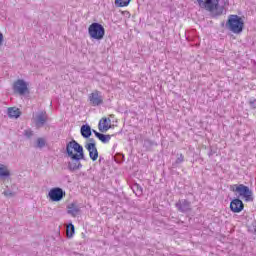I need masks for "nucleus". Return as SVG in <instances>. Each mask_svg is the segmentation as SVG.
Returning a JSON list of instances; mask_svg holds the SVG:
<instances>
[{"instance_id": "nucleus-1", "label": "nucleus", "mask_w": 256, "mask_h": 256, "mask_svg": "<svg viewBox=\"0 0 256 256\" xmlns=\"http://www.w3.org/2000/svg\"><path fill=\"white\" fill-rule=\"evenodd\" d=\"M196 1L200 9L209 11V13L218 11V15H221L223 13V9H225V5H226L225 0H196Z\"/></svg>"}, {"instance_id": "nucleus-2", "label": "nucleus", "mask_w": 256, "mask_h": 256, "mask_svg": "<svg viewBox=\"0 0 256 256\" xmlns=\"http://www.w3.org/2000/svg\"><path fill=\"white\" fill-rule=\"evenodd\" d=\"M88 35L91 39L101 41L105 37V27L100 23L94 22L88 27Z\"/></svg>"}, {"instance_id": "nucleus-3", "label": "nucleus", "mask_w": 256, "mask_h": 256, "mask_svg": "<svg viewBox=\"0 0 256 256\" xmlns=\"http://www.w3.org/2000/svg\"><path fill=\"white\" fill-rule=\"evenodd\" d=\"M243 19L238 15H231L226 23V27L232 33H241L243 31Z\"/></svg>"}, {"instance_id": "nucleus-4", "label": "nucleus", "mask_w": 256, "mask_h": 256, "mask_svg": "<svg viewBox=\"0 0 256 256\" xmlns=\"http://www.w3.org/2000/svg\"><path fill=\"white\" fill-rule=\"evenodd\" d=\"M234 187H235V189H233V191L238 193L239 197H241V199L246 201V203L253 202V199H254L253 191L251 189H249V186L240 184V185H235Z\"/></svg>"}, {"instance_id": "nucleus-5", "label": "nucleus", "mask_w": 256, "mask_h": 256, "mask_svg": "<svg viewBox=\"0 0 256 256\" xmlns=\"http://www.w3.org/2000/svg\"><path fill=\"white\" fill-rule=\"evenodd\" d=\"M12 89L17 95H29V93H31L29 90V82L25 79H17L14 81Z\"/></svg>"}, {"instance_id": "nucleus-6", "label": "nucleus", "mask_w": 256, "mask_h": 256, "mask_svg": "<svg viewBox=\"0 0 256 256\" xmlns=\"http://www.w3.org/2000/svg\"><path fill=\"white\" fill-rule=\"evenodd\" d=\"M65 193L60 187L50 188L46 194V199L50 203H59V201H63V196Z\"/></svg>"}, {"instance_id": "nucleus-7", "label": "nucleus", "mask_w": 256, "mask_h": 256, "mask_svg": "<svg viewBox=\"0 0 256 256\" xmlns=\"http://www.w3.org/2000/svg\"><path fill=\"white\" fill-rule=\"evenodd\" d=\"M66 153L68 156L71 155H85V152L83 150V146L79 144L75 140H71L70 142L67 143L66 145Z\"/></svg>"}, {"instance_id": "nucleus-8", "label": "nucleus", "mask_w": 256, "mask_h": 256, "mask_svg": "<svg viewBox=\"0 0 256 256\" xmlns=\"http://www.w3.org/2000/svg\"><path fill=\"white\" fill-rule=\"evenodd\" d=\"M70 161L68 162V169L70 171H77L83 167L81 160L85 161V155H70L68 156Z\"/></svg>"}, {"instance_id": "nucleus-9", "label": "nucleus", "mask_w": 256, "mask_h": 256, "mask_svg": "<svg viewBox=\"0 0 256 256\" xmlns=\"http://www.w3.org/2000/svg\"><path fill=\"white\" fill-rule=\"evenodd\" d=\"M103 94L99 90H95L88 96V101L92 107H99V105H103Z\"/></svg>"}, {"instance_id": "nucleus-10", "label": "nucleus", "mask_w": 256, "mask_h": 256, "mask_svg": "<svg viewBox=\"0 0 256 256\" xmlns=\"http://www.w3.org/2000/svg\"><path fill=\"white\" fill-rule=\"evenodd\" d=\"M32 121L36 125V127H43L45 123H47V112L38 111L34 113Z\"/></svg>"}, {"instance_id": "nucleus-11", "label": "nucleus", "mask_w": 256, "mask_h": 256, "mask_svg": "<svg viewBox=\"0 0 256 256\" xmlns=\"http://www.w3.org/2000/svg\"><path fill=\"white\" fill-rule=\"evenodd\" d=\"M175 207L178 211H180V213H191V211H193L191 202H189L187 199L178 200L175 204Z\"/></svg>"}, {"instance_id": "nucleus-12", "label": "nucleus", "mask_w": 256, "mask_h": 256, "mask_svg": "<svg viewBox=\"0 0 256 256\" xmlns=\"http://www.w3.org/2000/svg\"><path fill=\"white\" fill-rule=\"evenodd\" d=\"M230 209L233 213H241V211L245 209V205L243 204V201H241V199L236 198L231 201Z\"/></svg>"}, {"instance_id": "nucleus-13", "label": "nucleus", "mask_w": 256, "mask_h": 256, "mask_svg": "<svg viewBox=\"0 0 256 256\" xmlns=\"http://www.w3.org/2000/svg\"><path fill=\"white\" fill-rule=\"evenodd\" d=\"M85 149L89 152V157L92 161H97L99 159V151L97 150V146L94 144H85Z\"/></svg>"}, {"instance_id": "nucleus-14", "label": "nucleus", "mask_w": 256, "mask_h": 256, "mask_svg": "<svg viewBox=\"0 0 256 256\" xmlns=\"http://www.w3.org/2000/svg\"><path fill=\"white\" fill-rule=\"evenodd\" d=\"M111 119L103 118L98 124V129L101 133H107L111 128Z\"/></svg>"}, {"instance_id": "nucleus-15", "label": "nucleus", "mask_w": 256, "mask_h": 256, "mask_svg": "<svg viewBox=\"0 0 256 256\" xmlns=\"http://www.w3.org/2000/svg\"><path fill=\"white\" fill-rule=\"evenodd\" d=\"M67 213L68 215H71V217H77V215L81 213V208L77 203H71L67 206Z\"/></svg>"}, {"instance_id": "nucleus-16", "label": "nucleus", "mask_w": 256, "mask_h": 256, "mask_svg": "<svg viewBox=\"0 0 256 256\" xmlns=\"http://www.w3.org/2000/svg\"><path fill=\"white\" fill-rule=\"evenodd\" d=\"M7 115L10 119H19L21 117V110L17 107H10L7 109Z\"/></svg>"}, {"instance_id": "nucleus-17", "label": "nucleus", "mask_w": 256, "mask_h": 256, "mask_svg": "<svg viewBox=\"0 0 256 256\" xmlns=\"http://www.w3.org/2000/svg\"><path fill=\"white\" fill-rule=\"evenodd\" d=\"M11 177V171L9 170V166L5 164H0V179H8Z\"/></svg>"}, {"instance_id": "nucleus-18", "label": "nucleus", "mask_w": 256, "mask_h": 256, "mask_svg": "<svg viewBox=\"0 0 256 256\" xmlns=\"http://www.w3.org/2000/svg\"><path fill=\"white\" fill-rule=\"evenodd\" d=\"M80 133L84 139H89L91 137V126L85 124L81 126Z\"/></svg>"}, {"instance_id": "nucleus-19", "label": "nucleus", "mask_w": 256, "mask_h": 256, "mask_svg": "<svg viewBox=\"0 0 256 256\" xmlns=\"http://www.w3.org/2000/svg\"><path fill=\"white\" fill-rule=\"evenodd\" d=\"M75 235V225L73 223H69L66 225V237L67 239H73V236Z\"/></svg>"}, {"instance_id": "nucleus-20", "label": "nucleus", "mask_w": 256, "mask_h": 256, "mask_svg": "<svg viewBox=\"0 0 256 256\" xmlns=\"http://www.w3.org/2000/svg\"><path fill=\"white\" fill-rule=\"evenodd\" d=\"M97 135V139H99V141H102L103 143H109V141H111V135H105V134H96Z\"/></svg>"}, {"instance_id": "nucleus-21", "label": "nucleus", "mask_w": 256, "mask_h": 256, "mask_svg": "<svg viewBox=\"0 0 256 256\" xmlns=\"http://www.w3.org/2000/svg\"><path fill=\"white\" fill-rule=\"evenodd\" d=\"M131 0H115L116 7H127Z\"/></svg>"}, {"instance_id": "nucleus-22", "label": "nucleus", "mask_w": 256, "mask_h": 256, "mask_svg": "<svg viewBox=\"0 0 256 256\" xmlns=\"http://www.w3.org/2000/svg\"><path fill=\"white\" fill-rule=\"evenodd\" d=\"M185 161V156L183 154H177L176 161L172 164L173 167H177L178 165H181Z\"/></svg>"}, {"instance_id": "nucleus-23", "label": "nucleus", "mask_w": 256, "mask_h": 256, "mask_svg": "<svg viewBox=\"0 0 256 256\" xmlns=\"http://www.w3.org/2000/svg\"><path fill=\"white\" fill-rule=\"evenodd\" d=\"M46 143H47V142L45 141V139H43V138H38L37 141H36V147H37L38 149H43V147H45Z\"/></svg>"}, {"instance_id": "nucleus-24", "label": "nucleus", "mask_w": 256, "mask_h": 256, "mask_svg": "<svg viewBox=\"0 0 256 256\" xmlns=\"http://www.w3.org/2000/svg\"><path fill=\"white\" fill-rule=\"evenodd\" d=\"M24 135L25 137H33V131H31L30 129H27L24 131Z\"/></svg>"}, {"instance_id": "nucleus-25", "label": "nucleus", "mask_w": 256, "mask_h": 256, "mask_svg": "<svg viewBox=\"0 0 256 256\" xmlns=\"http://www.w3.org/2000/svg\"><path fill=\"white\" fill-rule=\"evenodd\" d=\"M144 145H145V147H152L153 141H151L149 139H145L144 140Z\"/></svg>"}, {"instance_id": "nucleus-26", "label": "nucleus", "mask_w": 256, "mask_h": 256, "mask_svg": "<svg viewBox=\"0 0 256 256\" xmlns=\"http://www.w3.org/2000/svg\"><path fill=\"white\" fill-rule=\"evenodd\" d=\"M86 145H94V147H97V144L95 143V139L90 138L89 143H86Z\"/></svg>"}, {"instance_id": "nucleus-27", "label": "nucleus", "mask_w": 256, "mask_h": 256, "mask_svg": "<svg viewBox=\"0 0 256 256\" xmlns=\"http://www.w3.org/2000/svg\"><path fill=\"white\" fill-rule=\"evenodd\" d=\"M249 103H250V106L252 107V109H256V99L250 100Z\"/></svg>"}, {"instance_id": "nucleus-28", "label": "nucleus", "mask_w": 256, "mask_h": 256, "mask_svg": "<svg viewBox=\"0 0 256 256\" xmlns=\"http://www.w3.org/2000/svg\"><path fill=\"white\" fill-rule=\"evenodd\" d=\"M3 41H5V37L3 36V32L0 31V47L3 45Z\"/></svg>"}, {"instance_id": "nucleus-29", "label": "nucleus", "mask_w": 256, "mask_h": 256, "mask_svg": "<svg viewBox=\"0 0 256 256\" xmlns=\"http://www.w3.org/2000/svg\"><path fill=\"white\" fill-rule=\"evenodd\" d=\"M137 191H138V195H141V193H143V190L141 188L139 189V186H137Z\"/></svg>"}, {"instance_id": "nucleus-30", "label": "nucleus", "mask_w": 256, "mask_h": 256, "mask_svg": "<svg viewBox=\"0 0 256 256\" xmlns=\"http://www.w3.org/2000/svg\"><path fill=\"white\" fill-rule=\"evenodd\" d=\"M93 133H94L95 137H97V135H101V133L97 132L96 130H93Z\"/></svg>"}, {"instance_id": "nucleus-31", "label": "nucleus", "mask_w": 256, "mask_h": 256, "mask_svg": "<svg viewBox=\"0 0 256 256\" xmlns=\"http://www.w3.org/2000/svg\"><path fill=\"white\" fill-rule=\"evenodd\" d=\"M254 227V233L256 234V222L253 224Z\"/></svg>"}, {"instance_id": "nucleus-32", "label": "nucleus", "mask_w": 256, "mask_h": 256, "mask_svg": "<svg viewBox=\"0 0 256 256\" xmlns=\"http://www.w3.org/2000/svg\"><path fill=\"white\" fill-rule=\"evenodd\" d=\"M211 155H213V152H212V151L209 152V157H211Z\"/></svg>"}, {"instance_id": "nucleus-33", "label": "nucleus", "mask_w": 256, "mask_h": 256, "mask_svg": "<svg viewBox=\"0 0 256 256\" xmlns=\"http://www.w3.org/2000/svg\"><path fill=\"white\" fill-rule=\"evenodd\" d=\"M4 195L8 196V195H9V193H8V192H4Z\"/></svg>"}]
</instances>
